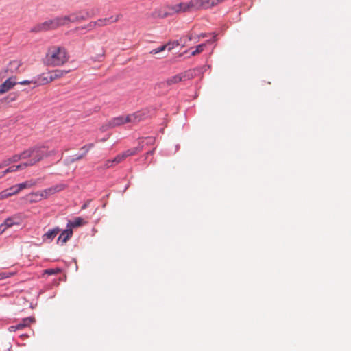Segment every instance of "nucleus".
Returning a JSON list of instances; mask_svg holds the SVG:
<instances>
[{
	"instance_id": "72a5a7b5",
	"label": "nucleus",
	"mask_w": 351,
	"mask_h": 351,
	"mask_svg": "<svg viewBox=\"0 0 351 351\" xmlns=\"http://www.w3.org/2000/svg\"><path fill=\"white\" fill-rule=\"evenodd\" d=\"M125 158H124L123 155L121 154H118L114 159V165H117L120 162H121L123 160H124Z\"/></svg>"
},
{
	"instance_id": "f3484780",
	"label": "nucleus",
	"mask_w": 351,
	"mask_h": 351,
	"mask_svg": "<svg viewBox=\"0 0 351 351\" xmlns=\"http://www.w3.org/2000/svg\"><path fill=\"white\" fill-rule=\"evenodd\" d=\"M60 232V229L58 227L49 230L45 234H43V240L44 241H51Z\"/></svg>"
},
{
	"instance_id": "4c0bfd02",
	"label": "nucleus",
	"mask_w": 351,
	"mask_h": 351,
	"mask_svg": "<svg viewBox=\"0 0 351 351\" xmlns=\"http://www.w3.org/2000/svg\"><path fill=\"white\" fill-rule=\"evenodd\" d=\"M33 193H30V194H29V195H28V197H29V200H30L31 202H38V201H40V200H41V199H42L38 198V196H32V194H33Z\"/></svg>"
},
{
	"instance_id": "9b49d317",
	"label": "nucleus",
	"mask_w": 351,
	"mask_h": 351,
	"mask_svg": "<svg viewBox=\"0 0 351 351\" xmlns=\"http://www.w3.org/2000/svg\"><path fill=\"white\" fill-rule=\"evenodd\" d=\"M119 18H120V15H117V16H112L108 18L99 19L97 21L98 27H104V26L117 23L119 20Z\"/></svg>"
},
{
	"instance_id": "aec40b11",
	"label": "nucleus",
	"mask_w": 351,
	"mask_h": 351,
	"mask_svg": "<svg viewBox=\"0 0 351 351\" xmlns=\"http://www.w3.org/2000/svg\"><path fill=\"white\" fill-rule=\"evenodd\" d=\"M143 145H139L137 147L129 149L123 152L122 153V154L123 155L124 158H126L128 156L135 155L138 152H141L143 150Z\"/></svg>"
},
{
	"instance_id": "cd10ccee",
	"label": "nucleus",
	"mask_w": 351,
	"mask_h": 351,
	"mask_svg": "<svg viewBox=\"0 0 351 351\" xmlns=\"http://www.w3.org/2000/svg\"><path fill=\"white\" fill-rule=\"evenodd\" d=\"M5 191H7V193H9V197H11L12 195H16L19 193L16 184L5 189Z\"/></svg>"
},
{
	"instance_id": "c9c22d12",
	"label": "nucleus",
	"mask_w": 351,
	"mask_h": 351,
	"mask_svg": "<svg viewBox=\"0 0 351 351\" xmlns=\"http://www.w3.org/2000/svg\"><path fill=\"white\" fill-rule=\"evenodd\" d=\"M9 197V193L5 190L0 192V200L5 199Z\"/></svg>"
},
{
	"instance_id": "423d86ee",
	"label": "nucleus",
	"mask_w": 351,
	"mask_h": 351,
	"mask_svg": "<svg viewBox=\"0 0 351 351\" xmlns=\"http://www.w3.org/2000/svg\"><path fill=\"white\" fill-rule=\"evenodd\" d=\"M197 2V0H191L188 2H182L176 4L178 12H187L199 10Z\"/></svg>"
},
{
	"instance_id": "4be33fe9",
	"label": "nucleus",
	"mask_w": 351,
	"mask_h": 351,
	"mask_svg": "<svg viewBox=\"0 0 351 351\" xmlns=\"http://www.w3.org/2000/svg\"><path fill=\"white\" fill-rule=\"evenodd\" d=\"M83 219L81 217L75 218L73 221H69L67 224V228H71L72 230L73 228L79 227L82 225Z\"/></svg>"
},
{
	"instance_id": "f257e3e1",
	"label": "nucleus",
	"mask_w": 351,
	"mask_h": 351,
	"mask_svg": "<svg viewBox=\"0 0 351 351\" xmlns=\"http://www.w3.org/2000/svg\"><path fill=\"white\" fill-rule=\"evenodd\" d=\"M90 17V16L88 11L79 10L72 12L69 15L58 16L53 19L38 23L30 29V32L38 33L55 29L59 27L68 25L70 23H77L85 21Z\"/></svg>"
},
{
	"instance_id": "c756f323",
	"label": "nucleus",
	"mask_w": 351,
	"mask_h": 351,
	"mask_svg": "<svg viewBox=\"0 0 351 351\" xmlns=\"http://www.w3.org/2000/svg\"><path fill=\"white\" fill-rule=\"evenodd\" d=\"M10 159L12 163L17 162L21 160H25V158H24L23 156H22V152L21 154L14 155L13 156L10 158Z\"/></svg>"
},
{
	"instance_id": "412c9836",
	"label": "nucleus",
	"mask_w": 351,
	"mask_h": 351,
	"mask_svg": "<svg viewBox=\"0 0 351 351\" xmlns=\"http://www.w3.org/2000/svg\"><path fill=\"white\" fill-rule=\"evenodd\" d=\"M182 81H183L182 76H181V74H178V75H176L174 76H172V77L168 78L165 82L167 86H171L172 84H177Z\"/></svg>"
},
{
	"instance_id": "393cba45",
	"label": "nucleus",
	"mask_w": 351,
	"mask_h": 351,
	"mask_svg": "<svg viewBox=\"0 0 351 351\" xmlns=\"http://www.w3.org/2000/svg\"><path fill=\"white\" fill-rule=\"evenodd\" d=\"M165 10H166L167 16L173 15L176 13H179L176 4L173 5H168V6L165 7Z\"/></svg>"
},
{
	"instance_id": "9d476101",
	"label": "nucleus",
	"mask_w": 351,
	"mask_h": 351,
	"mask_svg": "<svg viewBox=\"0 0 351 351\" xmlns=\"http://www.w3.org/2000/svg\"><path fill=\"white\" fill-rule=\"evenodd\" d=\"M34 321V318L27 317L23 319V321L21 323L14 326H10L8 330L10 332H15L18 330H22L24 328L29 326Z\"/></svg>"
},
{
	"instance_id": "2f4dec72",
	"label": "nucleus",
	"mask_w": 351,
	"mask_h": 351,
	"mask_svg": "<svg viewBox=\"0 0 351 351\" xmlns=\"http://www.w3.org/2000/svg\"><path fill=\"white\" fill-rule=\"evenodd\" d=\"M98 27V25H97V21H90V23H88L85 27L84 28H86L88 29L89 31L90 30H93L94 29H95L96 27Z\"/></svg>"
},
{
	"instance_id": "b1692460",
	"label": "nucleus",
	"mask_w": 351,
	"mask_h": 351,
	"mask_svg": "<svg viewBox=\"0 0 351 351\" xmlns=\"http://www.w3.org/2000/svg\"><path fill=\"white\" fill-rule=\"evenodd\" d=\"M35 184H36V182L35 181L30 180V181H27V182L21 183V184H16V186H17L18 189H19V191L20 192L23 189L34 186Z\"/></svg>"
},
{
	"instance_id": "0eeeda50",
	"label": "nucleus",
	"mask_w": 351,
	"mask_h": 351,
	"mask_svg": "<svg viewBox=\"0 0 351 351\" xmlns=\"http://www.w3.org/2000/svg\"><path fill=\"white\" fill-rule=\"evenodd\" d=\"M17 84L18 82L16 81V77L12 76L8 77L3 83L0 84V95H3L8 92Z\"/></svg>"
},
{
	"instance_id": "58836bf2",
	"label": "nucleus",
	"mask_w": 351,
	"mask_h": 351,
	"mask_svg": "<svg viewBox=\"0 0 351 351\" xmlns=\"http://www.w3.org/2000/svg\"><path fill=\"white\" fill-rule=\"evenodd\" d=\"M147 145H152L154 143V138L152 137H147L145 138Z\"/></svg>"
},
{
	"instance_id": "4468645a",
	"label": "nucleus",
	"mask_w": 351,
	"mask_h": 351,
	"mask_svg": "<svg viewBox=\"0 0 351 351\" xmlns=\"http://www.w3.org/2000/svg\"><path fill=\"white\" fill-rule=\"evenodd\" d=\"M72 235L73 230L71 228H67V229L64 230L58 237L57 239V243L64 245L72 237Z\"/></svg>"
},
{
	"instance_id": "20e7f679",
	"label": "nucleus",
	"mask_w": 351,
	"mask_h": 351,
	"mask_svg": "<svg viewBox=\"0 0 351 351\" xmlns=\"http://www.w3.org/2000/svg\"><path fill=\"white\" fill-rule=\"evenodd\" d=\"M143 119V114L141 112H136L125 117L120 116L110 121L109 125L111 128L117 127L126 123H137Z\"/></svg>"
},
{
	"instance_id": "7ed1b4c3",
	"label": "nucleus",
	"mask_w": 351,
	"mask_h": 351,
	"mask_svg": "<svg viewBox=\"0 0 351 351\" xmlns=\"http://www.w3.org/2000/svg\"><path fill=\"white\" fill-rule=\"evenodd\" d=\"M69 60V55L66 49L60 46L53 45L48 48L45 55V61L47 65L60 66L66 63Z\"/></svg>"
},
{
	"instance_id": "7c9ffc66",
	"label": "nucleus",
	"mask_w": 351,
	"mask_h": 351,
	"mask_svg": "<svg viewBox=\"0 0 351 351\" xmlns=\"http://www.w3.org/2000/svg\"><path fill=\"white\" fill-rule=\"evenodd\" d=\"M205 46H206L205 44L199 45L198 46H197L196 49L191 53V55L196 56V55L200 53L201 52H202L204 51Z\"/></svg>"
},
{
	"instance_id": "79ce46f5",
	"label": "nucleus",
	"mask_w": 351,
	"mask_h": 351,
	"mask_svg": "<svg viewBox=\"0 0 351 351\" xmlns=\"http://www.w3.org/2000/svg\"><path fill=\"white\" fill-rule=\"evenodd\" d=\"M7 175L5 171L0 172V179L5 177Z\"/></svg>"
},
{
	"instance_id": "473e14b6",
	"label": "nucleus",
	"mask_w": 351,
	"mask_h": 351,
	"mask_svg": "<svg viewBox=\"0 0 351 351\" xmlns=\"http://www.w3.org/2000/svg\"><path fill=\"white\" fill-rule=\"evenodd\" d=\"M36 82H37V81L36 80V78H34L32 80H23L21 82H19L18 84H21V85H29V84H33L35 86H36Z\"/></svg>"
},
{
	"instance_id": "f704fd0d",
	"label": "nucleus",
	"mask_w": 351,
	"mask_h": 351,
	"mask_svg": "<svg viewBox=\"0 0 351 351\" xmlns=\"http://www.w3.org/2000/svg\"><path fill=\"white\" fill-rule=\"evenodd\" d=\"M11 163L12 162L10 158L5 160L4 161H3L2 163L0 164V169L4 168L6 166L10 165Z\"/></svg>"
},
{
	"instance_id": "dca6fc26",
	"label": "nucleus",
	"mask_w": 351,
	"mask_h": 351,
	"mask_svg": "<svg viewBox=\"0 0 351 351\" xmlns=\"http://www.w3.org/2000/svg\"><path fill=\"white\" fill-rule=\"evenodd\" d=\"M36 80L37 81L36 86L45 85V84H47L48 83L53 82L49 72L47 74L43 73V74L40 75L39 76H38L37 78H36Z\"/></svg>"
},
{
	"instance_id": "e433bc0d",
	"label": "nucleus",
	"mask_w": 351,
	"mask_h": 351,
	"mask_svg": "<svg viewBox=\"0 0 351 351\" xmlns=\"http://www.w3.org/2000/svg\"><path fill=\"white\" fill-rule=\"evenodd\" d=\"M115 165L113 159L112 160H108L106 161L104 166L106 168H110L112 166Z\"/></svg>"
},
{
	"instance_id": "c85d7f7f",
	"label": "nucleus",
	"mask_w": 351,
	"mask_h": 351,
	"mask_svg": "<svg viewBox=\"0 0 351 351\" xmlns=\"http://www.w3.org/2000/svg\"><path fill=\"white\" fill-rule=\"evenodd\" d=\"M61 272L60 268H50L45 270V274L48 275H54Z\"/></svg>"
},
{
	"instance_id": "bb28decb",
	"label": "nucleus",
	"mask_w": 351,
	"mask_h": 351,
	"mask_svg": "<svg viewBox=\"0 0 351 351\" xmlns=\"http://www.w3.org/2000/svg\"><path fill=\"white\" fill-rule=\"evenodd\" d=\"M195 71L189 70V71H187L184 73H180V74H181V76H182V80L185 81V80H188L193 78L195 75Z\"/></svg>"
},
{
	"instance_id": "6e6552de",
	"label": "nucleus",
	"mask_w": 351,
	"mask_h": 351,
	"mask_svg": "<svg viewBox=\"0 0 351 351\" xmlns=\"http://www.w3.org/2000/svg\"><path fill=\"white\" fill-rule=\"evenodd\" d=\"M225 1L226 0H197L198 8L199 10L209 9L217 6Z\"/></svg>"
},
{
	"instance_id": "ddd939ff",
	"label": "nucleus",
	"mask_w": 351,
	"mask_h": 351,
	"mask_svg": "<svg viewBox=\"0 0 351 351\" xmlns=\"http://www.w3.org/2000/svg\"><path fill=\"white\" fill-rule=\"evenodd\" d=\"M94 146V144L93 143H89V144H87L84 146H83L82 148H81V150L83 151V153L79 156H77V157L75 158H69L66 160L67 161V163L69 164V163H73L77 160H81L82 158H83L86 155V154L88 153V152Z\"/></svg>"
},
{
	"instance_id": "6ab92c4d",
	"label": "nucleus",
	"mask_w": 351,
	"mask_h": 351,
	"mask_svg": "<svg viewBox=\"0 0 351 351\" xmlns=\"http://www.w3.org/2000/svg\"><path fill=\"white\" fill-rule=\"evenodd\" d=\"M70 71L67 70H54L50 71L49 73L51 76L52 80L54 81L56 80L63 77L65 75H66Z\"/></svg>"
},
{
	"instance_id": "5701e85b",
	"label": "nucleus",
	"mask_w": 351,
	"mask_h": 351,
	"mask_svg": "<svg viewBox=\"0 0 351 351\" xmlns=\"http://www.w3.org/2000/svg\"><path fill=\"white\" fill-rule=\"evenodd\" d=\"M25 168H26V165H23V163H21L18 165H13V166L9 167L4 171L8 174L9 173L15 172L19 169H23Z\"/></svg>"
},
{
	"instance_id": "39448f33",
	"label": "nucleus",
	"mask_w": 351,
	"mask_h": 351,
	"mask_svg": "<svg viewBox=\"0 0 351 351\" xmlns=\"http://www.w3.org/2000/svg\"><path fill=\"white\" fill-rule=\"evenodd\" d=\"M64 189V184H58L43 191L35 192L32 194V196H38L40 199H47L51 195L62 191Z\"/></svg>"
},
{
	"instance_id": "2eb2a0df",
	"label": "nucleus",
	"mask_w": 351,
	"mask_h": 351,
	"mask_svg": "<svg viewBox=\"0 0 351 351\" xmlns=\"http://www.w3.org/2000/svg\"><path fill=\"white\" fill-rule=\"evenodd\" d=\"M21 218L19 215H14L10 217L7 218L3 223L6 228H10L14 225H19L21 223Z\"/></svg>"
},
{
	"instance_id": "a19ab883",
	"label": "nucleus",
	"mask_w": 351,
	"mask_h": 351,
	"mask_svg": "<svg viewBox=\"0 0 351 351\" xmlns=\"http://www.w3.org/2000/svg\"><path fill=\"white\" fill-rule=\"evenodd\" d=\"M7 228H5L4 223H1L0 225V234H2Z\"/></svg>"
},
{
	"instance_id": "a878e982",
	"label": "nucleus",
	"mask_w": 351,
	"mask_h": 351,
	"mask_svg": "<svg viewBox=\"0 0 351 351\" xmlns=\"http://www.w3.org/2000/svg\"><path fill=\"white\" fill-rule=\"evenodd\" d=\"M169 47H171V43H167L166 45H162V46H160V47H159L158 48H156V49L152 50L150 51V53L152 54V55H156V54H157V53H158L160 52H162V51H165L166 48L169 49Z\"/></svg>"
},
{
	"instance_id": "a211bd4d",
	"label": "nucleus",
	"mask_w": 351,
	"mask_h": 351,
	"mask_svg": "<svg viewBox=\"0 0 351 351\" xmlns=\"http://www.w3.org/2000/svg\"><path fill=\"white\" fill-rule=\"evenodd\" d=\"M154 19H164L167 17L165 8L155 9L151 14Z\"/></svg>"
},
{
	"instance_id": "f8f14e48",
	"label": "nucleus",
	"mask_w": 351,
	"mask_h": 351,
	"mask_svg": "<svg viewBox=\"0 0 351 351\" xmlns=\"http://www.w3.org/2000/svg\"><path fill=\"white\" fill-rule=\"evenodd\" d=\"M21 66V62L19 60H12L8 65V68L3 72L1 73V75L3 77H5V75L4 73H7L8 71L11 72V73H16L19 71L20 66Z\"/></svg>"
},
{
	"instance_id": "1a4fd4ad",
	"label": "nucleus",
	"mask_w": 351,
	"mask_h": 351,
	"mask_svg": "<svg viewBox=\"0 0 351 351\" xmlns=\"http://www.w3.org/2000/svg\"><path fill=\"white\" fill-rule=\"evenodd\" d=\"M193 36L191 34L181 37L179 40L171 43V47H169V51H171L172 49L177 46L185 47L187 45L188 42L193 40Z\"/></svg>"
},
{
	"instance_id": "f03ea898",
	"label": "nucleus",
	"mask_w": 351,
	"mask_h": 351,
	"mask_svg": "<svg viewBox=\"0 0 351 351\" xmlns=\"http://www.w3.org/2000/svg\"><path fill=\"white\" fill-rule=\"evenodd\" d=\"M56 154V151L55 149L48 150L45 146L30 147L22 152V156L25 159H28L27 162L23 163L26 165V167L33 166L43 158L55 155Z\"/></svg>"
},
{
	"instance_id": "37998d69",
	"label": "nucleus",
	"mask_w": 351,
	"mask_h": 351,
	"mask_svg": "<svg viewBox=\"0 0 351 351\" xmlns=\"http://www.w3.org/2000/svg\"><path fill=\"white\" fill-rule=\"evenodd\" d=\"M155 151V149H153L152 150L147 152V155H152Z\"/></svg>"
},
{
	"instance_id": "ea45409f",
	"label": "nucleus",
	"mask_w": 351,
	"mask_h": 351,
	"mask_svg": "<svg viewBox=\"0 0 351 351\" xmlns=\"http://www.w3.org/2000/svg\"><path fill=\"white\" fill-rule=\"evenodd\" d=\"M10 276V274H7V273H0V280H3V279H5V278H7Z\"/></svg>"
}]
</instances>
